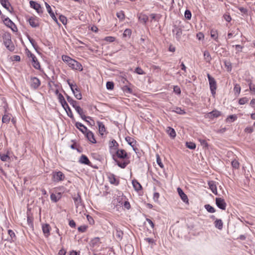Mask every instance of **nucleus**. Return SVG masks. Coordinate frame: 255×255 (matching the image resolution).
<instances>
[{
  "instance_id": "nucleus-1",
  "label": "nucleus",
  "mask_w": 255,
  "mask_h": 255,
  "mask_svg": "<svg viewBox=\"0 0 255 255\" xmlns=\"http://www.w3.org/2000/svg\"><path fill=\"white\" fill-rule=\"evenodd\" d=\"M112 158L113 160L117 163V164L121 168H125L129 164V161H124V162H120L117 158L122 159H128V156L127 152L125 150L123 149H118L116 150L115 153L112 154Z\"/></svg>"
},
{
  "instance_id": "nucleus-2",
  "label": "nucleus",
  "mask_w": 255,
  "mask_h": 255,
  "mask_svg": "<svg viewBox=\"0 0 255 255\" xmlns=\"http://www.w3.org/2000/svg\"><path fill=\"white\" fill-rule=\"evenodd\" d=\"M3 43L6 48L10 51H13L15 47L11 41V35L9 33H5L2 35Z\"/></svg>"
},
{
  "instance_id": "nucleus-3",
  "label": "nucleus",
  "mask_w": 255,
  "mask_h": 255,
  "mask_svg": "<svg viewBox=\"0 0 255 255\" xmlns=\"http://www.w3.org/2000/svg\"><path fill=\"white\" fill-rule=\"evenodd\" d=\"M67 83L70 87L71 90H72L73 94L74 95L76 98L78 100H80L82 99V94L81 93L80 90L79 88L78 87L76 84H73L70 83L69 80L67 81Z\"/></svg>"
},
{
  "instance_id": "nucleus-4",
  "label": "nucleus",
  "mask_w": 255,
  "mask_h": 255,
  "mask_svg": "<svg viewBox=\"0 0 255 255\" xmlns=\"http://www.w3.org/2000/svg\"><path fill=\"white\" fill-rule=\"evenodd\" d=\"M207 78L208 79L210 89L211 92L213 95L216 94L217 89V83L215 79L212 77L209 73L207 74Z\"/></svg>"
},
{
  "instance_id": "nucleus-5",
  "label": "nucleus",
  "mask_w": 255,
  "mask_h": 255,
  "mask_svg": "<svg viewBox=\"0 0 255 255\" xmlns=\"http://www.w3.org/2000/svg\"><path fill=\"white\" fill-rule=\"evenodd\" d=\"M52 180L54 182H58L60 181H63L65 179L64 174L60 171H53L52 174Z\"/></svg>"
},
{
  "instance_id": "nucleus-6",
  "label": "nucleus",
  "mask_w": 255,
  "mask_h": 255,
  "mask_svg": "<svg viewBox=\"0 0 255 255\" xmlns=\"http://www.w3.org/2000/svg\"><path fill=\"white\" fill-rule=\"evenodd\" d=\"M66 97L68 102L75 109L76 112H82V109L78 105L77 101H74L71 97L67 95H66Z\"/></svg>"
},
{
  "instance_id": "nucleus-7",
  "label": "nucleus",
  "mask_w": 255,
  "mask_h": 255,
  "mask_svg": "<svg viewBox=\"0 0 255 255\" xmlns=\"http://www.w3.org/2000/svg\"><path fill=\"white\" fill-rule=\"evenodd\" d=\"M172 32L175 35L177 40L179 41L182 34L181 27L176 25H174L173 29H172Z\"/></svg>"
},
{
  "instance_id": "nucleus-8",
  "label": "nucleus",
  "mask_w": 255,
  "mask_h": 255,
  "mask_svg": "<svg viewBox=\"0 0 255 255\" xmlns=\"http://www.w3.org/2000/svg\"><path fill=\"white\" fill-rule=\"evenodd\" d=\"M215 201L216 204L219 208L223 210L226 209L227 204L224 199L222 198H216Z\"/></svg>"
},
{
  "instance_id": "nucleus-9",
  "label": "nucleus",
  "mask_w": 255,
  "mask_h": 255,
  "mask_svg": "<svg viewBox=\"0 0 255 255\" xmlns=\"http://www.w3.org/2000/svg\"><path fill=\"white\" fill-rule=\"evenodd\" d=\"M41 82L40 80L35 77H31L30 78V86L34 89H37L40 85Z\"/></svg>"
},
{
  "instance_id": "nucleus-10",
  "label": "nucleus",
  "mask_w": 255,
  "mask_h": 255,
  "mask_svg": "<svg viewBox=\"0 0 255 255\" xmlns=\"http://www.w3.org/2000/svg\"><path fill=\"white\" fill-rule=\"evenodd\" d=\"M29 3L30 7L36 10L38 13H42V8L40 4L33 0H30Z\"/></svg>"
},
{
  "instance_id": "nucleus-11",
  "label": "nucleus",
  "mask_w": 255,
  "mask_h": 255,
  "mask_svg": "<svg viewBox=\"0 0 255 255\" xmlns=\"http://www.w3.org/2000/svg\"><path fill=\"white\" fill-rule=\"evenodd\" d=\"M68 65L72 69L79 71H82L83 70L82 65L75 60H73L72 62H70V64Z\"/></svg>"
},
{
  "instance_id": "nucleus-12",
  "label": "nucleus",
  "mask_w": 255,
  "mask_h": 255,
  "mask_svg": "<svg viewBox=\"0 0 255 255\" xmlns=\"http://www.w3.org/2000/svg\"><path fill=\"white\" fill-rule=\"evenodd\" d=\"M51 227L48 224H44L42 226V230L44 236L48 238L50 235Z\"/></svg>"
},
{
  "instance_id": "nucleus-13",
  "label": "nucleus",
  "mask_w": 255,
  "mask_h": 255,
  "mask_svg": "<svg viewBox=\"0 0 255 255\" xmlns=\"http://www.w3.org/2000/svg\"><path fill=\"white\" fill-rule=\"evenodd\" d=\"M220 115V113H205L204 117L206 119H209L210 121L219 117Z\"/></svg>"
},
{
  "instance_id": "nucleus-14",
  "label": "nucleus",
  "mask_w": 255,
  "mask_h": 255,
  "mask_svg": "<svg viewBox=\"0 0 255 255\" xmlns=\"http://www.w3.org/2000/svg\"><path fill=\"white\" fill-rule=\"evenodd\" d=\"M109 181L112 184L115 185H118L120 181L116 178V176L113 173H110L108 176Z\"/></svg>"
},
{
  "instance_id": "nucleus-15",
  "label": "nucleus",
  "mask_w": 255,
  "mask_h": 255,
  "mask_svg": "<svg viewBox=\"0 0 255 255\" xmlns=\"http://www.w3.org/2000/svg\"><path fill=\"white\" fill-rule=\"evenodd\" d=\"M177 192L182 201L185 203H188L187 196L184 193L182 189L180 187L177 188Z\"/></svg>"
},
{
  "instance_id": "nucleus-16",
  "label": "nucleus",
  "mask_w": 255,
  "mask_h": 255,
  "mask_svg": "<svg viewBox=\"0 0 255 255\" xmlns=\"http://www.w3.org/2000/svg\"><path fill=\"white\" fill-rule=\"evenodd\" d=\"M28 21L30 25L32 27H37L39 25L38 19L37 17H31L28 19Z\"/></svg>"
},
{
  "instance_id": "nucleus-17",
  "label": "nucleus",
  "mask_w": 255,
  "mask_h": 255,
  "mask_svg": "<svg viewBox=\"0 0 255 255\" xmlns=\"http://www.w3.org/2000/svg\"><path fill=\"white\" fill-rule=\"evenodd\" d=\"M88 140L92 143H96V140L95 138L94 133L90 130H88L85 133Z\"/></svg>"
},
{
  "instance_id": "nucleus-18",
  "label": "nucleus",
  "mask_w": 255,
  "mask_h": 255,
  "mask_svg": "<svg viewBox=\"0 0 255 255\" xmlns=\"http://www.w3.org/2000/svg\"><path fill=\"white\" fill-rule=\"evenodd\" d=\"M149 114L147 115L145 113H139V114L137 115V116L139 117L141 120H144L145 121L149 122L150 121V117H152V115L150 113H148Z\"/></svg>"
},
{
  "instance_id": "nucleus-19",
  "label": "nucleus",
  "mask_w": 255,
  "mask_h": 255,
  "mask_svg": "<svg viewBox=\"0 0 255 255\" xmlns=\"http://www.w3.org/2000/svg\"><path fill=\"white\" fill-rule=\"evenodd\" d=\"M208 184L209 186V188L212 192L215 195H217V190L215 182L213 181H210L208 182Z\"/></svg>"
},
{
  "instance_id": "nucleus-20",
  "label": "nucleus",
  "mask_w": 255,
  "mask_h": 255,
  "mask_svg": "<svg viewBox=\"0 0 255 255\" xmlns=\"http://www.w3.org/2000/svg\"><path fill=\"white\" fill-rule=\"evenodd\" d=\"M79 162L82 164H84L85 165H90L91 162L89 160L87 156L84 154H82L80 159Z\"/></svg>"
},
{
  "instance_id": "nucleus-21",
  "label": "nucleus",
  "mask_w": 255,
  "mask_h": 255,
  "mask_svg": "<svg viewBox=\"0 0 255 255\" xmlns=\"http://www.w3.org/2000/svg\"><path fill=\"white\" fill-rule=\"evenodd\" d=\"M75 126L83 133H85L88 130L87 127L81 123H76Z\"/></svg>"
},
{
  "instance_id": "nucleus-22",
  "label": "nucleus",
  "mask_w": 255,
  "mask_h": 255,
  "mask_svg": "<svg viewBox=\"0 0 255 255\" xmlns=\"http://www.w3.org/2000/svg\"><path fill=\"white\" fill-rule=\"evenodd\" d=\"M73 198L76 208H77L79 206L81 205L82 199L79 193H78V194L76 196L74 197Z\"/></svg>"
},
{
  "instance_id": "nucleus-23",
  "label": "nucleus",
  "mask_w": 255,
  "mask_h": 255,
  "mask_svg": "<svg viewBox=\"0 0 255 255\" xmlns=\"http://www.w3.org/2000/svg\"><path fill=\"white\" fill-rule=\"evenodd\" d=\"M3 22L7 27L10 28L12 30H14L12 27L14 26L15 27V25L8 17L5 18Z\"/></svg>"
},
{
  "instance_id": "nucleus-24",
  "label": "nucleus",
  "mask_w": 255,
  "mask_h": 255,
  "mask_svg": "<svg viewBox=\"0 0 255 255\" xmlns=\"http://www.w3.org/2000/svg\"><path fill=\"white\" fill-rule=\"evenodd\" d=\"M132 184L134 189L138 191L142 189V186L141 184L136 179H134L132 181Z\"/></svg>"
},
{
  "instance_id": "nucleus-25",
  "label": "nucleus",
  "mask_w": 255,
  "mask_h": 255,
  "mask_svg": "<svg viewBox=\"0 0 255 255\" xmlns=\"http://www.w3.org/2000/svg\"><path fill=\"white\" fill-rule=\"evenodd\" d=\"M215 227L219 230H222L223 227V223L221 219H216L214 222Z\"/></svg>"
},
{
  "instance_id": "nucleus-26",
  "label": "nucleus",
  "mask_w": 255,
  "mask_h": 255,
  "mask_svg": "<svg viewBox=\"0 0 255 255\" xmlns=\"http://www.w3.org/2000/svg\"><path fill=\"white\" fill-rule=\"evenodd\" d=\"M109 147L111 150L113 149L116 150L118 149L119 143L116 141V140L113 139L109 143Z\"/></svg>"
},
{
  "instance_id": "nucleus-27",
  "label": "nucleus",
  "mask_w": 255,
  "mask_h": 255,
  "mask_svg": "<svg viewBox=\"0 0 255 255\" xmlns=\"http://www.w3.org/2000/svg\"><path fill=\"white\" fill-rule=\"evenodd\" d=\"M61 197V193L59 192L57 193V195H56L54 193H52L50 195L51 200L55 203L57 202L58 200H59Z\"/></svg>"
},
{
  "instance_id": "nucleus-28",
  "label": "nucleus",
  "mask_w": 255,
  "mask_h": 255,
  "mask_svg": "<svg viewBox=\"0 0 255 255\" xmlns=\"http://www.w3.org/2000/svg\"><path fill=\"white\" fill-rule=\"evenodd\" d=\"M166 132L170 137L172 138H174L176 136V134L175 130L170 127H167Z\"/></svg>"
},
{
  "instance_id": "nucleus-29",
  "label": "nucleus",
  "mask_w": 255,
  "mask_h": 255,
  "mask_svg": "<svg viewBox=\"0 0 255 255\" xmlns=\"http://www.w3.org/2000/svg\"><path fill=\"white\" fill-rule=\"evenodd\" d=\"M98 127H99V131L101 135H104V132L106 131V128L104 125L101 122H97Z\"/></svg>"
},
{
  "instance_id": "nucleus-30",
  "label": "nucleus",
  "mask_w": 255,
  "mask_h": 255,
  "mask_svg": "<svg viewBox=\"0 0 255 255\" xmlns=\"http://www.w3.org/2000/svg\"><path fill=\"white\" fill-rule=\"evenodd\" d=\"M8 234L9 236V237L7 239V240L9 241H14L16 238V236L15 235V233H14V232L11 230H8Z\"/></svg>"
},
{
  "instance_id": "nucleus-31",
  "label": "nucleus",
  "mask_w": 255,
  "mask_h": 255,
  "mask_svg": "<svg viewBox=\"0 0 255 255\" xmlns=\"http://www.w3.org/2000/svg\"><path fill=\"white\" fill-rule=\"evenodd\" d=\"M0 3L3 7H4L8 11H10V10L9 9L10 3H9L8 0H1L0 1Z\"/></svg>"
},
{
  "instance_id": "nucleus-32",
  "label": "nucleus",
  "mask_w": 255,
  "mask_h": 255,
  "mask_svg": "<svg viewBox=\"0 0 255 255\" xmlns=\"http://www.w3.org/2000/svg\"><path fill=\"white\" fill-rule=\"evenodd\" d=\"M125 139L128 143L132 147L133 149L136 152V150L137 149L136 148H134V145L132 144V143L135 141L134 139L129 136L126 137Z\"/></svg>"
},
{
  "instance_id": "nucleus-33",
  "label": "nucleus",
  "mask_w": 255,
  "mask_h": 255,
  "mask_svg": "<svg viewBox=\"0 0 255 255\" xmlns=\"http://www.w3.org/2000/svg\"><path fill=\"white\" fill-rule=\"evenodd\" d=\"M204 58L206 62L210 63L212 60V57L209 51H205L204 52Z\"/></svg>"
},
{
  "instance_id": "nucleus-34",
  "label": "nucleus",
  "mask_w": 255,
  "mask_h": 255,
  "mask_svg": "<svg viewBox=\"0 0 255 255\" xmlns=\"http://www.w3.org/2000/svg\"><path fill=\"white\" fill-rule=\"evenodd\" d=\"M32 65L36 69H39L40 68V65L39 62L38 61L36 57H34L32 60Z\"/></svg>"
},
{
  "instance_id": "nucleus-35",
  "label": "nucleus",
  "mask_w": 255,
  "mask_h": 255,
  "mask_svg": "<svg viewBox=\"0 0 255 255\" xmlns=\"http://www.w3.org/2000/svg\"><path fill=\"white\" fill-rule=\"evenodd\" d=\"M237 116L236 115H232L229 116L226 120V122L228 123H231L236 120Z\"/></svg>"
},
{
  "instance_id": "nucleus-36",
  "label": "nucleus",
  "mask_w": 255,
  "mask_h": 255,
  "mask_svg": "<svg viewBox=\"0 0 255 255\" xmlns=\"http://www.w3.org/2000/svg\"><path fill=\"white\" fill-rule=\"evenodd\" d=\"M0 158L2 161H9L10 160V157L7 154H1L0 153Z\"/></svg>"
},
{
  "instance_id": "nucleus-37",
  "label": "nucleus",
  "mask_w": 255,
  "mask_h": 255,
  "mask_svg": "<svg viewBox=\"0 0 255 255\" xmlns=\"http://www.w3.org/2000/svg\"><path fill=\"white\" fill-rule=\"evenodd\" d=\"M204 207L206 209V210L210 213H213L216 212V210L215 209V208L209 204L205 205L204 206Z\"/></svg>"
},
{
  "instance_id": "nucleus-38",
  "label": "nucleus",
  "mask_w": 255,
  "mask_h": 255,
  "mask_svg": "<svg viewBox=\"0 0 255 255\" xmlns=\"http://www.w3.org/2000/svg\"><path fill=\"white\" fill-rule=\"evenodd\" d=\"M211 36L212 38L214 39L216 41H218V34L217 30L214 29H212L211 30Z\"/></svg>"
},
{
  "instance_id": "nucleus-39",
  "label": "nucleus",
  "mask_w": 255,
  "mask_h": 255,
  "mask_svg": "<svg viewBox=\"0 0 255 255\" xmlns=\"http://www.w3.org/2000/svg\"><path fill=\"white\" fill-rule=\"evenodd\" d=\"M123 232L120 230H117L116 233V237L120 240H122L123 236Z\"/></svg>"
},
{
  "instance_id": "nucleus-40",
  "label": "nucleus",
  "mask_w": 255,
  "mask_h": 255,
  "mask_svg": "<svg viewBox=\"0 0 255 255\" xmlns=\"http://www.w3.org/2000/svg\"><path fill=\"white\" fill-rule=\"evenodd\" d=\"M62 106L63 107V108H64V109L65 110V112H68V110L69 111V112H71L67 103L66 102V101H65V100L64 101H63V102H62L61 103Z\"/></svg>"
},
{
  "instance_id": "nucleus-41",
  "label": "nucleus",
  "mask_w": 255,
  "mask_h": 255,
  "mask_svg": "<svg viewBox=\"0 0 255 255\" xmlns=\"http://www.w3.org/2000/svg\"><path fill=\"white\" fill-rule=\"evenodd\" d=\"M62 58L63 61L66 62L68 65L70 64V62L74 60L67 55H63Z\"/></svg>"
},
{
  "instance_id": "nucleus-42",
  "label": "nucleus",
  "mask_w": 255,
  "mask_h": 255,
  "mask_svg": "<svg viewBox=\"0 0 255 255\" xmlns=\"http://www.w3.org/2000/svg\"><path fill=\"white\" fill-rule=\"evenodd\" d=\"M139 20L143 22L144 24L147 22L148 20V17L146 15H140L138 17Z\"/></svg>"
},
{
  "instance_id": "nucleus-43",
  "label": "nucleus",
  "mask_w": 255,
  "mask_h": 255,
  "mask_svg": "<svg viewBox=\"0 0 255 255\" xmlns=\"http://www.w3.org/2000/svg\"><path fill=\"white\" fill-rule=\"evenodd\" d=\"M186 146L190 149H194L196 148V144L192 142H186Z\"/></svg>"
},
{
  "instance_id": "nucleus-44",
  "label": "nucleus",
  "mask_w": 255,
  "mask_h": 255,
  "mask_svg": "<svg viewBox=\"0 0 255 255\" xmlns=\"http://www.w3.org/2000/svg\"><path fill=\"white\" fill-rule=\"evenodd\" d=\"M131 34V30L130 29L127 28L125 30L124 33H123V37H130V35Z\"/></svg>"
},
{
  "instance_id": "nucleus-45",
  "label": "nucleus",
  "mask_w": 255,
  "mask_h": 255,
  "mask_svg": "<svg viewBox=\"0 0 255 255\" xmlns=\"http://www.w3.org/2000/svg\"><path fill=\"white\" fill-rule=\"evenodd\" d=\"M198 140L200 142L201 145L203 146V147L206 148L208 147V144L205 139L199 138Z\"/></svg>"
},
{
  "instance_id": "nucleus-46",
  "label": "nucleus",
  "mask_w": 255,
  "mask_h": 255,
  "mask_svg": "<svg viewBox=\"0 0 255 255\" xmlns=\"http://www.w3.org/2000/svg\"><path fill=\"white\" fill-rule=\"evenodd\" d=\"M224 64L227 68V71L230 72L232 70V64L230 61H225Z\"/></svg>"
},
{
  "instance_id": "nucleus-47",
  "label": "nucleus",
  "mask_w": 255,
  "mask_h": 255,
  "mask_svg": "<svg viewBox=\"0 0 255 255\" xmlns=\"http://www.w3.org/2000/svg\"><path fill=\"white\" fill-rule=\"evenodd\" d=\"M156 162H157V163L158 164V165L161 168H164V165L163 164V163L161 162V159L159 155L158 154H156Z\"/></svg>"
},
{
  "instance_id": "nucleus-48",
  "label": "nucleus",
  "mask_w": 255,
  "mask_h": 255,
  "mask_svg": "<svg viewBox=\"0 0 255 255\" xmlns=\"http://www.w3.org/2000/svg\"><path fill=\"white\" fill-rule=\"evenodd\" d=\"M28 39L30 43L31 44V45H32V46L33 47V48L36 50L38 48V46L36 43H35V41L32 38H31L29 36H28Z\"/></svg>"
},
{
  "instance_id": "nucleus-49",
  "label": "nucleus",
  "mask_w": 255,
  "mask_h": 255,
  "mask_svg": "<svg viewBox=\"0 0 255 255\" xmlns=\"http://www.w3.org/2000/svg\"><path fill=\"white\" fill-rule=\"evenodd\" d=\"M122 89L123 91L126 93L131 94L132 91V89L127 85L123 86Z\"/></svg>"
},
{
  "instance_id": "nucleus-50",
  "label": "nucleus",
  "mask_w": 255,
  "mask_h": 255,
  "mask_svg": "<svg viewBox=\"0 0 255 255\" xmlns=\"http://www.w3.org/2000/svg\"><path fill=\"white\" fill-rule=\"evenodd\" d=\"M185 17L188 20H190L191 18L192 14L190 10L186 9L184 13Z\"/></svg>"
},
{
  "instance_id": "nucleus-51",
  "label": "nucleus",
  "mask_w": 255,
  "mask_h": 255,
  "mask_svg": "<svg viewBox=\"0 0 255 255\" xmlns=\"http://www.w3.org/2000/svg\"><path fill=\"white\" fill-rule=\"evenodd\" d=\"M106 87L108 90H113L114 87V84L113 82L108 81L106 83Z\"/></svg>"
},
{
  "instance_id": "nucleus-52",
  "label": "nucleus",
  "mask_w": 255,
  "mask_h": 255,
  "mask_svg": "<svg viewBox=\"0 0 255 255\" xmlns=\"http://www.w3.org/2000/svg\"><path fill=\"white\" fill-rule=\"evenodd\" d=\"M59 19L60 20V21L64 24V25H65L67 23V18L63 15H60L59 16Z\"/></svg>"
},
{
  "instance_id": "nucleus-53",
  "label": "nucleus",
  "mask_w": 255,
  "mask_h": 255,
  "mask_svg": "<svg viewBox=\"0 0 255 255\" xmlns=\"http://www.w3.org/2000/svg\"><path fill=\"white\" fill-rule=\"evenodd\" d=\"M232 167L234 168H235V169H238L239 167V162L236 160H233L232 161Z\"/></svg>"
},
{
  "instance_id": "nucleus-54",
  "label": "nucleus",
  "mask_w": 255,
  "mask_h": 255,
  "mask_svg": "<svg viewBox=\"0 0 255 255\" xmlns=\"http://www.w3.org/2000/svg\"><path fill=\"white\" fill-rule=\"evenodd\" d=\"M100 239L99 237L95 238L91 241L92 244L93 246H96L100 243Z\"/></svg>"
},
{
  "instance_id": "nucleus-55",
  "label": "nucleus",
  "mask_w": 255,
  "mask_h": 255,
  "mask_svg": "<svg viewBox=\"0 0 255 255\" xmlns=\"http://www.w3.org/2000/svg\"><path fill=\"white\" fill-rule=\"evenodd\" d=\"M134 72L139 75H143L145 74V72L143 71V70L139 67L136 68Z\"/></svg>"
},
{
  "instance_id": "nucleus-56",
  "label": "nucleus",
  "mask_w": 255,
  "mask_h": 255,
  "mask_svg": "<svg viewBox=\"0 0 255 255\" xmlns=\"http://www.w3.org/2000/svg\"><path fill=\"white\" fill-rule=\"evenodd\" d=\"M10 117L8 115H5L2 117V121L3 123H8L10 120Z\"/></svg>"
},
{
  "instance_id": "nucleus-57",
  "label": "nucleus",
  "mask_w": 255,
  "mask_h": 255,
  "mask_svg": "<svg viewBox=\"0 0 255 255\" xmlns=\"http://www.w3.org/2000/svg\"><path fill=\"white\" fill-rule=\"evenodd\" d=\"M173 91L177 95H180L181 94V90L179 86H174L173 87Z\"/></svg>"
},
{
  "instance_id": "nucleus-58",
  "label": "nucleus",
  "mask_w": 255,
  "mask_h": 255,
  "mask_svg": "<svg viewBox=\"0 0 255 255\" xmlns=\"http://www.w3.org/2000/svg\"><path fill=\"white\" fill-rule=\"evenodd\" d=\"M87 228L86 226H81L78 228V230L79 232L84 233L86 232Z\"/></svg>"
},
{
  "instance_id": "nucleus-59",
  "label": "nucleus",
  "mask_w": 255,
  "mask_h": 255,
  "mask_svg": "<svg viewBox=\"0 0 255 255\" xmlns=\"http://www.w3.org/2000/svg\"><path fill=\"white\" fill-rule=\"evenodd\" d=\"M78 114H79V115L80 116L81 118L85 120V121H86L88 123H89V121H88V120H87V119H91V118L90 117H86L85 115H84V113H78Z\"/></svg>"
},
{
  "instance_id": "nucleus-60",
  "label": "nucleus",
  "mask_w": 255,
  "mask_h": 255,
  "mask_svg": "<svg viewBox=\"0 0 255 255\" xmlns=\"http://www.w3.org/2000/svg\"><path fill=\"white\" fill-rule=\"evenodd\" d=\"M115 37L113 36H107L104 38V40L109 42H114L115 40Z\"/></svg>"
},
{
  "instance_id": "nucleus-61",
  "label": "nucleus",
  "mask_w": 255,
  "mask_h": 255,
  "mask_svg": "<svg viewBox=\"0 0 255 255\" xmlns=\"http://www.w3.org/2000/svg\"><path fill=\"white\" fill-rule=\"evenodd\" d=\"M248 102V99L247 97H244L239 100V103L240 105H244Z\"/></svg>"
},
{
  "instance_id": "nucleus-62",
  "label": "nucleus",
  "mask_w": 255,
  "mask_h": 255,
  "mask_svg": "<svg viewBox=\"0 0 255 255\" xmlns=\"http://www.w3.org/2000/svg\"><path fill=\"white\" fill-rule=\"evenodd\" d=\"M27 224H28V225L29 226H30L31 227H33V220L30 216H27Z\"/></svg>"
},
{
  "instance_id": "nucleus-63",
  "label": "nucleus",
  "mask_w": 255,
  "mask_h": 255,
  "mask_svg": "<svg viewBox=\"0 0 255 255\" xmlns=\"http://www.w3.org/2000/svg\"><path fill=\"white\" fill-rule=\"evenodd\" d=\"M245 132L247 133H251L254 131V128L253 127H247L245 130Z\"/></svg>"
},
{
  "instance_id": "nucleus-64",
  "label": "nucleus",
  "mask_w": 255,
  "mask_h": 255,
  "mask_svg": "<svg viewBox=\"0 0 255 255\" xmlns=\"http://www.w3.org/2000/svg\"><path fill=\"white\" fill-rule=\"evenodd\" d=\"M223 17H224V18L225 19V20L226 21H227V22H230L231 20H232V18H231V16L228 14H225L223 15Z\"/></svg>"
}]
</instances>
